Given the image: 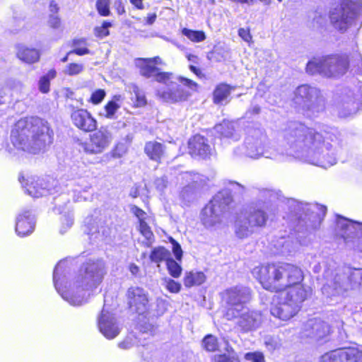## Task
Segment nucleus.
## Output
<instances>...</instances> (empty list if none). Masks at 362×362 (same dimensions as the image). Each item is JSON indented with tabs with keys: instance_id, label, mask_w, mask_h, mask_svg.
Listing matches in <instances>:
<instances>
[{
	"instance_id": "nucleus-1",
	"label": "nucleus",
	"mask_w": 362,
	"mask_h": 362,
	"mask_svg": "<svg viewBox=\"0 0 362 362\" xmlns=\"http://www.w3.org/2000/svg\"><path fill=\"white\" fill-rule=\"evenodd\" d=\"M283 147L286 155L308 158L325 168L336 163L331 145L322 143L321 134L301 124H294L286 132Z\"/></svg>"
},
{
	"instance_id": "nucleus-2",
	"label": "nucleus",
	"mask_w": 362,
	"mask_h": 362,
	"mask_svg": "<svg viewBox=\"0 0 362 362\" xmlns=\"http://www.w3.org/2000/svg\"><path fill=\"white\" fill-rule=\"evenodd\" d=\"M64 262H59L53 273L55 288L62 298L70 305L78 306L85 303L93 291L102 282L105 265L101 261L86 263L78 273L62 285L59 276L62 272Z\"/></svg>"
},
{
	"instance_id": "nucleus-3",
	"label": "nucleus",
	"mask_w": 362,
	"mask_h": 362,
	"mask_svg": "<svg viewBox=\"0 0 362 362\" xmlns=\"http://www.w3.org/2000/svg\"><path fill=\"white\" fill-rule=\"evenodd\" d=\"M52 136L47 122L37 117L22 118L11 129L13 148L9 147L8 152L14 156L20 153H37L52 143Z\"/></svg>"
},
{
	"instance_id": "nucleus-4",
	"label": "nucleus",
	"mask_w": 362,
	"mask_h": 362,
	"mask_svg": "<svg viewBox=\"0 0 362 362\" xmlns=\"http://www.w3.org/2000/svg\"><path fill=\"white\" fill-rule=\"evenodd\" d=\"M135 63L142 76L153 77L157 82L166 86L158 89L156 93L157 96L164 102L175 103L185 101L197 90L196 82L182 76L176 77L170 72L159 71L148 58L137 59Z\"/></svg>"
},
{
	"instance_id": "nucleus-5",
	"label": "nucleus",
	"mask_w": 362,
	"mask_h": 362,
	"mask_svg": "<svg viewBox=\"0 0 362 362\" xmlns=\"http://www.w3.org/2000/svg\"><path fill=\"white\" fill-rule=\"evenodd\" d=\"M252 273L264 288L272 292L288 291L304 286L301 284L304 279L303 271L292 264L262 265L254 268Z\"/></svg>"
},
{
	"instance_id": "nucleus-6",
	"label": "nucleus",
	"mask_w": 362,
	"mask_h": 362,
	"mask_svg": "<svg viewBox=\"0 0 362 362\" xmlns=\"http://www.w3.org/2000/svg\"><path fill=\"white\" fill-rule=\"evenodd\" d=\"M349 67L362 74V57L357 54L351 57L346 54H331L310 61L306 71L310 74H320L328 78H338L344 75Z\"/></svg>"
},
{
	"instance_id": "nucleus-7",
	"label": "nucleus",
	"mask_w": 362,
	"mask_h": 362,
	"mask_svg": "<svg viewBox=\"0 0 362 362\" xmlns=\"http://www.w3.org/2000/svg\"><path fill=\"white\" fill-rule=\"evenodd\" d=\"M322 293L328 297L344 296L349 290L362 286V269H338L327 271Z\"/></svg>"
},
{
	"instance_id": "nucleus-8",
	"label": "nucleus",
	"mask_w": 362,
	"mask_h": 362,
	"mask_svg": "<svg viewBox=\"0 0 362 362\" xmlns=\"http://www.w3.org/2000/svg\"><path fill=\"white\" fill-rule=\"evenodd\" d=\"M308 294V289L300 286L274 296L270 306L271 315L283 321L291 319L298 313Z\"/></svg>"
},
{
	"instance_id": "nucleus-9",
	"label": "nucleus",
	"mask_w": 362,
	"mask_h": 362,
	"mask_svg": "<svg viewBox=\"0 0 362 362\" xmlns=\"http://www.w3.org/2000/svg\"><path fill=\"white\" fill-rule=\"evenodd\" d=\"M329 18L336 29L345 31L362 20V0H335Z\"/></svg>"
},
{
	"instance_id": "nucleus-10",
	"label": "nucleus",
	"mask_w": 362,
	"mask_h": 362,
	"mask_svg": "<svg viewBox=\"0 0 362 362\" xmlns=\"http://www.w3.org/2000/svg\"><path fill=\"white\" fill-rule=\"evenodd\" d=\"M264 204L251 206L235 222V234L239 238L251 235L257 228L264 226L268 218Z\"/></svg>"
},
{
	"instance_id": "nucleus-11",
	"label": "nucleus",
	"mask_w": 362,
	"mask_h": 362,
	"mask_svg": "<svg viewBox=\"0 0 362 362\" xmlns=\"http://www.w3.org/2000/svg\"><path fill=\"white\" fill-rule=\"evenodd\" d=\"M251 298L252 292L248 287L237 286L226 289L223 293V299L228 306L225 314L226 318L228 320L237 318Z\"/></svg>"
},
{
	"instance_id": "nucleus-12",
	"label": "nucleus",
	"mask_w": 362,
	"mask_h": 362,
	"mask_svg": "<svg viewBox=\"0 0 362 362\" xmlns=\"http://www.w3.org/2000/svg\"><path fill=\"white\" fill-rule=\"evenodd\" d=\"M295 103L303 109L311 112L313 115L322 111L325 100L320 90L315 87L302 85L295 91Z\"/></svg>"
},
{
	"instance_id": "nucleus-13",
	"label": "nucleus",
	"mask_w": 362,
	"mask_h": 362,
	"mask_svg": "<svg viewBox=\"0 0 362 362\" xmlns=\"http://www.w3.org/2000/svg\"><path fill=\"white\" fill-rule=\"evenodd\" d=\"M113 136L106 127H101L89 135L88 141H81L78 145L82 151L88 155L103 153L111 144Z\"/></svg>"
},
{
	"instance_id": "nucleus-14",
	"label": "nucleus",
	"mask_w": 362,
	"mask_h": 362,
	"mask_svg": "<svg viewBox=\"0 0 362 362\" xmlns=\"http://www.w3.org/2000/svg\"><path fill=\"white\" fill-rule=\"evenodd\" d=\"M221 198L222 194L218 193L203 209L202 221L206 227H212L221 222L223 211L229 203L228 199L222 202Z\"/></svg>"
},
{
	"instance_id": "nucleus-15",
	"label": "nucleus",
	"mask_w": 362,
	"mask_h": 362,
	"mask_svg": "<svg viewBox=\"0 0 362 362\" xmlns=\"http://www.w3.org/2000/svg\"><path fill=\"white\" fill-rule=\"evenodd\" d=\"M320 362H362V350L356 347L337 349L321 356Z\"/></svg>"
},
{
	"instance_id": "nucleus-16",
	"label": "nucleus",
	"mask_w": 362,
	"mask_h": 362,
	"mask_svg": "<svg viewBox=\"0 0 362 362\" xmlns=\"http://www.w3.org/2000/svg\"><path fill=\"white\" fill-rule=\"evenodd\" d=\"M130 308L139 314H144L149 309L148 293L142 288L132 287L127 291Z\"/></svg>"
},
{
	"instance_id": "nucleus-17",
	"label": "nucleus",
	"mask_w": 362,
	"mask_h": 362,
	"mask_svg": "<svg viewBox=\"0 0 362 362\" xmlns=\"http://www.w3.org/2000/svg\"><path fill=\"white\" fill-rule=\"evenodd\" d=\"M98 325L100 332L108 339L115 338L121 331V327L116 318L105 308L98 317Z\"/></svg>"
},
{
	"instance_id": "nucleus-18",
	"label": "nucleus",
	"mask_w": 362,
	"mask_h": 362,
	"mask_svg": "<svg viewBox=\"0 0 362 362\" xmlns=\"http://www.w3.org/2000/svg\"><path fill=\"white\" fill-rule=\"evenodd\" d=\"M237 317H238L237 327L242 332L255 331L263 322L262 315L257 310H243Z\"/></svg>"
},
{
	"instance_id": "nucleus-19",
	"label": "nucleus",
	"mask_w": 362,
	"mask_h": 362,
	"mask_svg": "<svg viewBox=\"0 0 362 362\" xmlns=\"http://www.w3.org/2000/svg\"><path fill=\"white\" fill-rule=\"evenodd\" d=\"M266 141V136L260 130H253L245 139L247 154L253 158H258L264 156V143Z\"/></svg>"
},
{
	"instance_id": "nucleus-20",
	"label": "nucleus",
	"mask_w": 362,
	"mask_h": 362,
	"mask_svg": "<svg viewBox=\"0 0 362 362\" xmlns=\"http://www.w3.org/2000/svg\"><path fill=\"white\" fill-rule=\"evenodd\" d=\"M73 124L81 131L88 132L96 129L97 121L92 115L85 109H76L71 114Z\"/></svg>"
},
{
	"instance_id": "nucleus-21",
	"label": "nucleus",
	"mask_w": 362,
	"mask_h": 362,
	"mask_svg": "<svg viewBox=\"0 0 362 362\" xmlns=\"http://www.w3.org/2000/svg\"><path fill=\"white\" fill-rule=\"evenodd\" d=\"M329 332V325L320 320H311L305 325V335L315 340L324 338Z\"/></svg>"
},
{
	"instance_id": "nucleus-22",
	"label": "nucleus",
	"mask_w": 362,
	"mask_h": 362,
	"mask_svg": "<svg viewBox=\"0 0 362 362\" xmlns=\"http://www.w3.org/2000/svg\"><path fill=\"white\" fill-rule=\"evenodd\" d=\"M35 228L34 218L29 211L18 214L16 218V232L18 235L24 237L33 233Z\"/></svg>"
},
{
	"instance_id": "nucleus-23",
	"label": "nucleus",
	"mask_w": 362,
	"mask_h": 362,
	"mask_svg": "<svg viewBox=\"0 0 362 362\" xmlns=\"http://www.w3.org/2000/svg\"><path fill=\"white\" fill-rule=\"evenodd\" d=\"M337 227L343 232L341 235L345 240L352 238L355 236H362V223L359 222H354L346 218H339L337 223Z\"/></svg>"
},
{
	"instance_id": "nucleus-24",
	"label": "nucleus",
	"mask_w": 362,
	"mask_h": 362,
	"mask_svg": "<svg viewBox=\"0 0 362 362\" xmlns=\"http://www.w3.org/2000/svg\"><path fill=\"white\" fill-rule=\"evenodd\" d=\"M189 153L192 156H199L206 158L211 153V148L207 144L206 139L200 135H195L189 139Z\"/></svg>"
},
{
	"instance_id": "nucleus-25",
	"label": "nucleus",
	"mask_w": 362,
	"mask_h": 362,
	"mask_svg": "<svg viewBox=\"0 0 362 362\" xmlns=\"http://www.w3.org/2000/svg\"><path fill=\"white\" fill-rule=\"evenodd\" d=\"M24 187L28 194L35 198L47 195L49 193V189L45 180L38 177L37 179L34 177L30 178V180H28V182L26 183Z\"/></svg>"
},
{
	"instance_id": "nucleus-26",
	"label": "nucleus",
	"mask_w": 362,
	"mask_h": 362,
	"mask_svg": "<svg viewBox=\"0 0 362 362\" xmlns=\"http://www.w3.org/2000/svg\"><path fill=\"white\" fill-rule=\"evenodd\" d=\"M144 152L151 160L160 162L165 154V146L155 141H148L145 145Z\"/></svg>"
},
{
	"instance_id": "nucleus-27",
	"label": "nucleus",
	"mask_w": 362,
	"mask_h": 362,
	"mask_svg": "<svg viewBox=\"0 0 362 362\" xmlns=\"http://www.w3.org/2000/svg\"><path fill=\"white\" fill-rule=\"evenodd\" d=\"M17 56L21 61L28 64L36 62L40 58V54L37 49L23 47L19 48Z\"/></svg>"
},
{
	"instance_id": "nucleus-28",
	"label": "nucleus",
	"mask_w": 362,
	"mask_h": 362,
	"mask_svg": "<svg viewBox=\"0 0 362 362\" xmlns=\"http://www.w3.org/2000/svg\"><path fill=\"white\" fill-rule=\"evenodd\" d=\"M206 280L204 274L202 272H189L186 273L184 284L186 287H192L203 284Z\"/></svg>"
},
{
	"instance_id": "nucleus-29",
	"label": "nucleus",
	"mask_w": 362,
	"mask_h": 362,
	"mask_svg": "<svg viewBox=\"0 0 362 362\" xmlns=\"http://www.w3.org/2000/svg\"><path fill=\"white\" fill-rule=\"evenodd\" d=\"M215 129L216 132L223 137L238 139L235 134V124L232 122L223 121L222 123L216 125Z\"/></svg>"
},
{
	"instance_id": "nucleus-30",
	"label": "nucleus",
	"mask_w": 362,
	"mask_h": 362,
	"mask_svg": "<svg viewBox=\"0 0 362 362\" xmlns=\"http://www.w3.org/2000/svg\"><path fill=\"white\" fill-rule=\"evenodd\" d=\"M227 353L213 356L214 362H240L239 358L231 346L226 348Z\"/></svg>"
},
{
	"instance_id": "nucleus-31",
	"label": "nucleus",
	"mask_w": 362,
	"mask_h": 362,
	"mask_svg": "<svg viewBox=\"0 0 362 362\" xmlns=\"http://www.w3.org/2000/svg\"><path fill=\"white\" fill-rule=\"evenodd\" d=\"M230 93V88L224 83L219 84L214 91V101L215 103H221Z\"/></svg>"
},
{
	"instance_id": "nucleus-32",
	"label": "nucleus",
	"mask_w": 362,
	"mask_h": 362,
	"mask_svg": "<svg viewBox=\"0 0 362 362\" xmlns=\"http://www.w3.org/2000/svg\"><path fill=\"white\" fill-rule=\"evenodd\" d=\"M170 252L163 247H158L154 248L150 255V259L152 262L158 263L163 260L167 262L170 258Z\"/></svg>"
},
{
	"instance_id": "nucleus-33",
	"label": "nucleus",
	"mask_w": 362,
	"mask_h": 362,
	"mask_svg": "<svg viewBox=\"0 0 362 362\" xmlns=\"http://www.w3.org/2000/svg\"><path fill=\"white\" fill-rule=\"evenodd\" d=\"M182 33L193 42H201L204 41L206 38L205 33L202 30H193L188 28H183Z\"/></svg>"
},
{
	"instance_id": "nucleus-34",
	"label": "nucleus",
	"mask_w": 362,
	"mask_h": 362,
	"mask_svg": "<svg viewBox=\"0 0 362 362\" xmlns=\"http://www.w3.org/2000/svg\"><path fill=\"white\" fill-rule=\"evenodd\" d=\"M120 98L119 95H115L113 100L109 101L105 106L104 116L108 119H113L115 114L120 107V105L117 103Z\"/></svg>"
},
{
	"instance_id": "nucleus-35",
	"label": "nucleus",
	"mask_w": 362,
	"mask_h": 362,
	"mask_svg": "<svg viewBox=\"0 0 362 362\" xmlns=\"http://www.w3.org/2000/svg\"><path fill=\"white\" fill-rule=\"evenodd\" d=\"M202 345L206 351H215L218 346L217 338L211 334H208L204 338Z\"/></svg>"
},
{
	"instance_id": "nucleus-36",
	"label": "nucleus",
	"mask_w": 362,
	"mask_h": 362,
	"mask_svg": "<svg viewBox=\"0 0 362 362\" xmlns=\"http://www.w3.org/2000/svg\"><path fill=\"white\" fill-rule=\"evenodd\" d=\"M84 69V65L81 63H70L66 66L63 71L66 75L76 76L82 73Z\"/></svg>"
},
{
	"instance_id": "nucleus-37",
	"label": "nucleus",
	"mask_w": 362,
	"mask_h": 362,
	"mask_svg": "<svg viewBox=\"0 0 362 362\" xmlns=\"http://www.w3.org/2000/svg\"><path fill=\"white\" fill-rule=\"evenodd\" d=\"M166 264L168 272L174 278H178L180 276L182 272V267L173 259H168Z\"/></svg>"
},
{
	"instance_id": "nucleus-38",
	"label": "nucleus",
	"mask_w": 362,
	"mask_h": 362,
	"mask_svg": "<svg viewBox=\"0 0 362 362\" xmlns=\"http://www.w3.org/2000/svg\"><path fill=\"white\" fill-rule=\"evenodd\" d=\"M163 285L170 293H178L181 288L180 284L169 278H165L163 279Z\"/></svg>"
},
{
	"instance_id": "nucleus-39",
	"label": "nucleus",
	"mask_w": 362,
	"mask_h": 362,
	"mask_svg": "<svg viewBox=\"0 0 362 362\" xmlns=\"http://www.w3.org/2000/svg\"><path fill=\"white\" fill-rule=\"evenodd\" d=\"M110 22L104 21L101 26H97L94 29V33L96 37H104L109 35L108 28L111 27Z\"/></svg>"
},
{
	"instance_id": "nucleus-40",
	"label": "nucleus",
	"mask_w": 362,
	"mask_h": 362,
	"mask_svg": "<svg viewBox=\"0 0 362 362\" xmlns=\"http://www.w3.org/2000/svg\"><path fill=\"white\" fill-rule=\"evenodd\" d=\"M96 7L101 16H107L110 15L109 0H98Z\"/></svg>"
},
{
	"instance_id": "nucleus-41",
	"label": "nucleus",
	"mask_w": 362,
	"mask_h": 362,
	"mask_svg": "<svg viewBox=\"0 0 362 362\" xmlns=\"http://www.w3.org/2000/svg\"><path fill=\"white\" fill-rule=\"evenodd\" d=\"M244 358L250 362H265L263 354L259 351L248 352L245 354Z\"/></svg>"
},
{
	"instance_id": "nucleus-42",
	"label": "nucleus",
	"mask_w": 362,
	"mask_h": 362,
	"mask_svg": "<svg viewBox=\"0 0 362 362\" xmlns=\"http://www.w3.org/2000/svg\"><path fill=\"white\" fill-rule=\"evenodd\" d=\"M106 95V93L103 89H98L95 90L90 98V102L94 105L100 104Z\"/></svg>"
},
{
	"instance_id": "nucleus-43",
	"label": "nucleus",
	"mask_w": 362,
	"mask_h": 362,
	"mask_svg": "<svg viewBox=\"0 0 362 362\" xmlns=\"http://www.w3.org/2000/svg\"><path fill=\"white\" fill-rule=\"evenodd\" d=\"M133 92L136 96V105L137 107H143L146 104V99L142 91L137 86H134Z\"/></svg>"
},
{
	"instance_id": "nucleus-44",
	"label": "nucleus",
	"mask_w": 362,
	"mask_h": 362,
	"mask_svg": "<svg viewBox=\"0 0 362 362\" xmlns=\"http://www.w3.org/2000/svg\"><path fill=\"white\" fill-rule=\"evenodd\" d=\"M139 231L148 240H151L153 237V233L145 221L139 222Z\"/></svg>"
},
{
	"instance_id": "nucleus-45",
	"label": "nucleus",
	"mask_w": 362,
	"mask_h": 362,
	"mask_svg": "<svg viewBox=\"0 0 362 362\" xmlns=\"http://www.w3.org/2000/svg\"><path fill=\"white\" fill-rule=\"evenodd\" d=\"M264 344L269 351L275 350L281 345L279 340L277 338L271 337L265 339Z\"/></svg>"
},
{
	"instance_id": "nucleus-46",
	"label": "nucleus",
	"mask_w": 362,
	"mask_h": 362,
	"mask_svg": "<svg viewBox=\"0 0 362 362\" xmlns=\"http://www.w3.org/2000/svg\"><path fill=\"white\" fill-rule=\"evenodd\" d=\"M157 303V315H161L165 313L168 308V302L165 300L158 298L156 300Z\"/></svg>"
},
{
	"instance_id": "nucleus-47",
	"label": "nucleus",
	"mask_w": 362,
	"mask_h": 362,
	"mask_svg": "<svg viewBox=\"0 0 362 362\" xmlns=\"http://www.w3.org/2000/svg\"><path fill=\"white\" fill-rule=\"evenodd\" d=\"M238 35L246 42H251L252 36L250 33V29L241 28L238 30Z\"/></svg>"
},
{
	"instance_id": "nucleus-48",
	"label": "nucleus",
	"mask_w": 362,
	"mask_h": 362,
	"mask_svg": "<svg viewBox=\"0 0 362 362\" xmlns=\"http://www.w3.org/2000/svg\"><path fill=\"white\" fill-rule=\"evenodd\" d=\"M130 211L137 217L139 222L142 221H145L146 214L145 211H144L142 209H139L136 206H132L130 209Z\"/></svg>"
},
{
	"instance_id": "nucleus-49",
	"label": "nucleus",
	"mask_w": 362,
	"mask_h": 362,
	"mask_svg": "<svg viewBox=\"0 0 362 362\" xmlns=\"http://www.w3.org/2000/svg\"><path fill=\"white\" fill-rule=\"evenodd\" d=\"M39 89L42 93H46L49 90V79L47 76H42L39 81Z\"/></svg>"
},
{
	"instance_id": "nucleus-50",
	"label": "nucleus",
	"mask_w": 362,
	"mask_h": 362,
	"mask_svg": "<svg viewBox=\"0 0 362 362\" xmlns=\"http://www.w3.org/2000/svg\"><path fill=\"white\" fill-rule=\"evenodd\" d=\"M193 195L194 192L192 190V188L189 186L184 187L180 192V197H182V199L187 202L190 200Z\"/></svg>"
},
{
	"instance_id": "nucleus-51",
	"label": "nucleus",
	"mask_w": 362,
	"mask_h": 362,
	"mask_svg": "<svg viewBox=\"0 0 362 362\" xmlns=\"http://www.w3.org/2000/svg\"><path fill=\"white\" fill-rule=\"evenodd\" d=\"M172 244H173V252L176 259L177 260L180 261L182 259V250L181 249V247L174 240H172Z\"/></svg>"
},
{
	"instance_id": "nucleus-52",
	"label": "nucleus",
	"mask_w": 362,
	"mask_h": 362,
	"mask_svg": "<svg viewBox=\"0 0 362 362\" xmlns=\"http://www.w3.org/2000/svg\"><path fill=\"white\" fill-rule=\"evenodd\" d=\"M168 181L165 177L157 178L155 180V185L158 190L163 192L167 187Z\"/></svg>"
},
{
	"instance_id": "nucleus-53",
	"label": "nucleus",
	"mask_w": 362,
	"mask_h": 362,
	"mask_svg": "<svg viewBox=\"0 0 362 362\" xmlns=\"http://www.w3.org/2000/svg\"><path fill=\"white\" fill-rule=\"evenodd\" d=\"M125 151L126 150L124 146L122 144H118L113 151L112 156L113 157L120 158L125 153Z\"/></svg>"
},
{
	"instance_id": "nucleus-54",
	"label": "nucleus",
	"mask_w": 362,
	"mask_h": 362,
	"mask_svg": "<svg viewBox=\"0 0 362 362\" xmlns=\"http://www.w3.org/2000/svg\"><path fill=\"white\" fill-rule=\"evenodd\" d=\"M49 24L54 28H58L60 25V19L57 16L50 14Z\"/></svg>"
},
{
	"instance_id": "nucleus-55",
	"label": "nucleus",
	"mask_w": 362,
	"mask_h": 362,
	"mask_svg": "<svg viewBox=\"0 0 362 362\" xmlns=\"http://www.w3.org/2000/svg\"><path fill=\"white\" fill-rule=\"evenodd\" d=\"M49 10L51 14L55 15L59 10V4L55 0H51L49 4Z\"/></svg>"
},
{
	"instance_id": "nucleus-56",
	"label": "nucleus",
	"mask_w": 362,
	"mask_h": 362,
	"mask_svg": "<svg viewBox=\"0 0 362 362\" xmlns=\"http://www.w3.org/2000/svg\"><path fill=\"white\" fill-rule=\"evenodd\" d=\"M71 52L72 53H74L79 56H82L90 53V50L86 47H77L73 49Z\"/></svg>"
},
{
	"instance_id": "nucleus-57",
	"label": "nucleus",
	"mask_w": 362,
	"mask_h": 362,
	"mask_svg": "<svg viewBox=\"0 0 362 362\" xmlns=\"http://www.w3.org/2000/svg\"><path fill=\"white\" fill-rule=\"evenodd\" d=\"M156 19V13H151L148 14L146 17V23L148 25L153 24Z\"/></svg>"
},
{
	"instance_id": "nucleus-58",
	"label": "nucleus",
	"mask_w": 362,
	"mask_h": 362,
	"mask_svg": "<svg viewBox=\"0 0 362 362\" xmlns=\"http://www.w3.org/2000/svg\"><path fill=\"white\" fill-rule=\"evenodd\" d=\"M131 3L137 8L142 9L143 6V0H130Z\"/></svg>"
},
{
	"instance_id": "nucleus-59",
	"label": "nucleus",
	"mask_w": 362,
	"mask_h": 362,
	"mask_svg": "<svg viewBox=\"0 0 362 362\" xmlns=\"http://www.w3.org/2000/svg\"><path fill=\"white\" fill-rule=\"evenodd\" d=\"M64 221H66V224L67 228H70L73 225V217L71 215H69L67 217H64Z\"/></svg>"
},
{
	"instance_id": "nucleus-60",
	"label": "nucleus",
	"mask_w": 362,
	"mask_h": 362,
	"mask_svg": "<svg viewBox=\"0 0 362 362\" xmlns=\"http://www.w3.org/2000/svg\"><path fill=\"white\" fill-rule=\"evenodd\" d=\"M148 59L151 62V63L155 66L156 64H162V59L159 57H156L153 58H148Z\"/></svg>"
},
{
	"instance_id": "nucleus-61",
	"label": "nucleus",
	"mask_w": 362,
	"mask_h": 362,
	"mask_svg": "<svg viewBox=\"0 0 362 362\" xmlns=\"http://www.w3.org/2000/svg\"><path fill=\"white\" fill-rule=\"evenodd\" d=\"M129 270L132 274L136 275L139 272V268L136 264H132L129 266Z\"/></svg>"
},
{
	"instance_id": "nucleus-62",
	"label": "nucleus",
	"mask_w": 362,
	"mask_h": 362,
	"mask_svg": "<svg viewBox=\"0 0 362 362\" xmlns=\"http://www.w3.org/2000/svg\"><path fill=\"white\" fill-rule=\"evenodd\" d=\"M119 346L122 349H129L131 346V344L127 341H124L119 344Z\"/></svg>"
},
{
	"instance_id": "nucleus-63",
	"label": "nucleus",
	"mask_w": 362,
	"mask_h": 362,
	"mask_svg": "<svg viewBox=\"0 0 362 362\" xmlns=\"http://www.w3.org/2000/svg\"><path fill=\"white\" fill-rule=\"evenodd\" d=\"M187 59L189 62H191L192 63H197V62H198V57L194 54L187 55Z\"/></svg>"
},
{
	"instance_id": "nucleus-64",
	"label": "nucleus",
	"mask_w": 362,
	"mask_h": 362,
	"mask_svg": "<svg viewBox=\"0 0 362 362\" xmlns=\"http://www.w3.org/2000/svg\"><path fill=\"white\" fill-rule=\"evenodd\" d=\"M190 70L194 72L196 75L199 76L201 74V71L193 65L189 66Z\"/></svg>"
}]
</instances>
